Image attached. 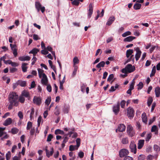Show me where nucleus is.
<instances>
[{"label": "nucleus", "mask_w": 160, "mask_h": 160, "mask_svg": "<svg viewBox=\"0 0 160 160\" xmlns=\"http://www.w3.org/2000/svg\"><path fill=\"white\" fill-rule=\"evenodd\" d=\"M8 99L9 102L14 103L15 106L17 107L18 106V96L16 92H10L8 95Z\"/></svg>", "instance_id": "f257e3e1"}, {"label": "nucleus", "mask_w": 160, "mask_h": 160, "mask_svg": "<svg viewBox=\"0 0 160 160\" xmlns=\"http://www.w3.org/2000/svg\"><path fill=\"white\" fill-rule=\"evenodd\" d=\"M135 67L130 64H127L125 68L122 70V72L124 74H128L133 72L135 70Z\"/></svg>", "instance_id": "f03ea898"}, {"label": "nucleus", "mask_w": 160, "mask_h": 160, "mask_svg": "<svg viewBox=\"0 0 160 160\" xmlns=\"http://www.w3.org/2000/svg\"><path fill=\"white\" fill-rule=\"evenodd\" d=\"M134 110L132 108L129 107L127 108V115L129 118L132 119L134 116Z\"/></svg>", "instance_id": "7ed1b4c3"}, {"label": "nucleus", "mask_w": 160, "mask_h": 160, "mask_svg": "<svg viewBox=\"0 0 160 160\" xmlns=\"http://www.w3.org/2000/svg\"><path fill=\"white\" fill-rule=\"evenodd\" d=\"M127 132L130 137H132L134 136L135 132L132 127L130 125H128L127 128Z\"/></svg>", "instance_id": "20e7f679"}, {"label": "nucleus", "mask_w": 160, "mask_h": 160, "mask_svg": "<svg viewBox=\"0 0 160 160\" xmlns=\"http://www.w3.org/2000/svg\"><path fill=\"white\" fill-rule=\"evenodd\" d=\"M77 143L76 145H71L69 146V150L72 151L75 149L77 150L80 146V139L79 138H77L76 140Z\"/></svg>", "instance_id": "39448f33"}, {"label": "nucleus", "mask_w": 160, "mask_h": 160, "mask_svg": "<svg viewBox=\"0 0 160 160\" xmlns=\"http://www.w3.org/2000/svg\"><path fill=\"white\" fill-rule=\"evenodd\" d=\"M112 111L115 114L117 115L120 111V102H118L117 104L114 105L112 107Z\"/></svg>", "instance_id": "423d86ee"}, {"label": "nucleus", "mask_w": 160, "mask_h": 160, "mask_svg": "<svg viewBox=\"0 0 160 160\" xmlns=\"http://www.w3.org/2000/svg\"><path fill=\"white\" fill-rule=\"evenodd\" d=\"M129 153L128 151L125 149H123L121 150L119 152V156L121 158H122L126 156Z\"/></svg>", "instance_id": "0eeeda50"}, {"label": "nucleus", "mask_w": 160, "mask_h": 160, "mask_svg": "<svg viewBox=\"0 0 160 160\" xmlns=\"http://www.w3.org/2000/svg\"><path fill=\"white\" fill-rule=\"evenodd\" d=\"M131 151L135 154L137 152V148L136 144L134 141H131L129 146Z\"/></svg>", "instance_id": "6e6552de"}, {"label": "nucleus", "mask_w": 160, "mask_h": 160, "mask_svg": "<svg viewBox=\"0 0 160 160\" xmlns=\"http://www.w3.org/2000/svg\"><path fill=\"white\" fill-rule=\"evenodd\" d=\"M33 102L36 105L39 106L42 102V99L39 97L34 96L33 99Z\"/></svg>", "instance_id": "1a4fd4ad"}, {"label": "nucleus", "mask_w": 160, "mask_h": 160, "mask_svg": "<svg viewBox=\"0 0 160 160\" xmlns=\"http://www.w3.org/2000/svg\"><path fill=\"white\" fill-rule=\"evenodd\" d=\"M93 4L91 3L89 5V9L88 12V18H90L93 13Z\"/></svg>", "instance_id": "9d476101"}, {"label": "nucleus", "mask_w": 160, "mask_h": 160, "mask_svg": "<svg viewBox=\"0 0 160 160\" xmlns=\"http://www.w3.org/2000/svg\"><path fill=\"white\" fill-rule=\"evenodd\" d=\"M135 49L136 52V53L135 56V59L137 61L138 60L141 56L142 52L140 50L138 47L136 48Z\"/></svg>", "instance_id": "9b49d317"}, {"label": "nucleus", "mask_w": 160, "mask_h": 160, "mask_svg": "<svg viewBox=\"0 0 160 160\" xmlns=\"http://www.w3.org/2000/svg\"><path fill=\"white\" fill-rule=\"evenodd\" d=\"M43 78L41 79L42 83L45 85H46L48 84V80L47 77L45 73L43 74Z\"/></svg>", "instance_id": "f8f14e48"}, {"label": "nucleus", "mask_w": 160, "mask_h": 160, "mask_svg": "<svg viewBox=\"0 0 160 160\" xmlns=\"http://www.w3.org/2000/svg\"><path fill=\"white\" fill-rule=\"evenodd\" d=\"M125 128L126 127L124 124H120L118 125V128L116 131L117 132V131L118 130L120 132H123L125 130Z\"/></svg>", "instance_id": "ddd939ff"}, {"label": "nucleus", "mask_w": 160, "mask_h": 160, "mask_svg": "<svg viewBox=\"0 0 160 160\" xmlns=\"http://www.w3.org/2000/svg\"><path fill=\"white\" fill-rule=\"evenodd\" d=\"M115 20V18L113 16L110 17L109 18L108 21L106 23V25L108 26L111 25Z\"/></svg>", "instance_id": "4468645a"}, {"label": "nucleus", "mask_w": 160, "mask_h": 160, "mask_svg": "<svg viewBox=\"0 0 160 160\" xmlns=\"http://www.w3.org/2000/svg\"><path fill=\"white\" fill-rule=\"evenodd\" d=\"M144 140H140L138 143V149H141L143 146L144 144Z\"/></svg>", "instance_id": "2eb2a0df"}, {"label": "nucleus", "mask_w": 160, "mask_h": 160, "mask_svg": "<svg viewBox=\"0 0 160 160\" xmlns=\"http://www.w3.org/2000/svg\"><path fill=\"white\" fill-rule=\"evenodd\" d=\"M142 122L145 124H146L147 122L148 119L146 116V113L145 112H143L142 114Z\"/></svg>", "instance_id": "dca6fc26"}, {"label": "nucleus", "mask_w": 160, "mask_h": 160, "mask_svg": "<svg viewBox=\"0 0 160 160\" xmlns=\"http://www.w3.org/2000/svg\"><path fill=\"white\" fill-rule=\"evenodd\" d=\"M30 59V57L28 56L20 57L18 58L21 61H29Z\"/></svg>", "instance_id": "f3484780"}, {"label": "nucleus", "mask_w": 160, "mask_h": 160, "mask_svg": "<svg viewBox=\"0 0 160 160\" xmlns=\"http://www.w3.org/2000/svg\"><path fill=\"white\" fill-rule=\"evenodd\" d=\"M45 151L47 156L48 158H49L53 154V148H51V151L50 152H49V151L46 148L45 149Z\"/></svg>", "instance_id": "a211bd4d"}, {"label": "nucleus", "mask_w": 160, "mask_h": 160, "mask_svg": "<svg viewBox=\"0 0 160 160\" xmlns=\"http://www.w3.org/2000/svg\"><path fill=\"white\" fill-rule=\"evenodd\" d=\"M39 51V50L37 48H33L32 50L30 51L29 53H31L33 54V56H35L37 53H38V52Z\"/></svg>", "instance_id": "6ab92c4d"}, {"label": "nucleus", "mask_w": 160, "mask_h": 160, "mask_svg": "<svg viewBox=\"0 0 160 160\" xmlns=\"http://www.w3.org/2000/svg\"><path fill=\"white\" fill-rule=\"evenodd\" d=\"M136 37H135L130 36L124 38V41L130 42L132 41Z\"/></svg>", "instance_id": "aec40b11"}, {"label": "nucleus", "mask_w": 160, "mask_h": 160, "mask_svg": "<svg viewBox=\"0 0 160 160\" xmlns=\"http://www.w3.org/2000/svg\"><path fill=\"white\" fill-rule=\"evenodd\" d=\"M12 122V120L10 118H8L4 122L3 125L7 126L10 125Z\"/></svg>", "instance_id": "412c9836"}, {"label": "nucleus", "mask_w": 160, "mask_h": 160, "mask_svg": "<svg viewBox=\"0 0 160 160\" xmlns=\"http://www.w3.org/2000/svg\"><path fill=\"white\" fill-rule=\"evenodd\" d=\"M35 6L38 12L40 10V8L42 7V4L39 2H35Z\"/></svg>", "instance_id": "4be33fe9"}, {"label": "nucleus", "mask_w": 160, "mask_h": 160, "mask_svg": "<svg viewBox=\"0 0 160 160\" xmlns=\"http://www.w3.org/2000/svg\"><path fill=\"white\" fill-rule=\"evenodd\" d=\"M155 92L156 97H158L160 94V88L159 87H157L155 88Z\"/></svg>", "instance_id": "5701e85b"}, {"label": "nucleus", "mask_w": 160, "mask_h": 160, "mask_svg": "<svg viewBox=\"0 0 160 160\" xmlns=\"http://www.w3.org/2000/svg\"><path fill=\"white\" fill-rule=\"evenodd\" d=\"M133 49H129L127 50L126 52V56L127 58H128L133 53Z\"/></svg>", "instance_id": "b1692460"}, {"label": "nucleus", "mask_w": 160, "mask_h": 160, "mask_svg": "<svg viewBox=\"0 0 160 160\" xmlns=\"http://www.w3.org/2000/svg\"><path fill=\"white\" fill-rule=\"evenodd\" d=\"M28 64L25 63H23L22 64V71L24 72H26L27 71V67L26 66Z\"/></svg>", "instance_id": "393cba45"}, {"label": "nucleus", "mask_w": 160, "mask_h": 160, "mask_svg": "<svg viewBox=\"0 0 160 160\" xmlns=\"http://www.w3.org/2000/svg\"><path fill=\"white\" fill-rule=\"evenodd\" d=\"M141 4L139 3H136L133 6V8L136 10L139 9L141 7Z\"/></svg>", "instance_id": "a878e982"}, {"label": "nucleus", "mask_w": 160, "mask_h": 160, "mask_svg": "<svg viewBox=\"0 0 160 160\" xmlns=\"http://www.w3.org/2000/svg\"><path fill=\"white\" fill-rule=\"evenodd\" d=\"M105 64V62L103 61H102L98 63L96 67L98 68H100L101 67H103L104 66V65Z\"/></svg>", "instance_id": "bb28decb"}, {"label": "nucleus", "mask_w": 160, "mask_h": 160, "mask_svg": "<svg viewBox=\"0 0 160 160\" xmlns=\"http://www.w3.org/2000/svg\"><path fill=\"white\" fill-rule=\"evenodd\" d=\"M54 133L56 135L58 134L63 135L64 134V132L63 131L59 129H57L55 131Z\"/></svg>", "instance_id": "cd10ccee"}, {"label": "nucleus", "mask_w": 160, "mask_h": 160, "mask_svg": "<svg viewBox=\"0 0 160 160\" xmlns=\"http://www.w3.org/2000/svg\"><path fill=\"white\" fill-rule=\"evenodd\" d=\"M18 82L19 85L22 87H25L26 85V82L25 81H22V80H18Z\"/></svg>", "instance_id": "c85d7f7f"}, {"label": "nucleus", "mask_w": 160, "mask_h": 160, "mask_svg": "<svg viewBox=\"0 0 160 160\" xmlns=\"http://www.w3.org/2000/svg\"><path fill=\"white\" fill-rule=\"evenodd\" d=\"M158 128L156 125H154L151 128V131L152 132H158Z\"/></svg>", "instance_id": "c756f323"}, {"label": "nucleus", "mask_w": 160, "mask_h": 160, "mask_svg": "<svg viewBox=\"0 0 160 160\" xmlns=\"http://www.w3.org/2000/svg\"><path fill=\"white\" fill-rule=\"evenodd\" d=\"M122 143L123 144H125L128 143V138H124L122 139Z\"/></svg>", "instance_id": "7c9ffc66"}, {"label": "nucleus", "mask_w": 160, "mask_h": 160, "mask_svg": "<svg viewBox=\"0 0 160 160\" xmlns=\"http://www.w3.org/2000/svg\"><path fill=\"white\" fill-rule=\"evenodd\" d=\"M8 62H8V64H11L12 66L13 67H17L18 66V64L15 62H12L11 60H8Z\"/></svg>", "instance_id": "2f4dec72"}, {"label": "nucleus", "mask_w": 160, "mask_h": 160, "mask_svg": "<svg viewBox=\"0 0 160 160\" xmlns=\"http://www.w3.org/2000/svg\"><path fill=\"white\" fill-rule=\"evenodd\" d=\"M5 129V128H2L0 127V137H2L5 133L4 131Z\"/></svg>", "instance_id": "473e14b6"}, {"label": "nucleus", "mask_w": 160, "mask_h": 160, "mask_svg": "<svg viewBox=\"0 0 160 160\" xmlns=\"http://www.w3.org/2000/svg\"><path fill=\"white\" fill-rule=\"evenodd\" d=\"M153 102V99L152 97H149L148 100L147 104L148 107H149Z\"/></svg>", "instance_id": "72a5a7b5"}, {"label": "nucleus", "mask_w": 160, "mask_h": 160, "mask_svg": "<svg viewBox=\"0 0 160 160\" xmlns=\"http://www.w3.org/2000/svg\"><path fill=\"white\" fill-rule=\"evenodd\" d=\"M73 67H74V69L72 73V75L73 77H74L76 75L77 69L78 68V67L77 65H74Z\"/></svg>", "instance_id": "f704fd0d"}, {"label": "nucleus", "mask_w": 160, "mask_h": 160, "mask_svg": "<svg viewBox=\"0 0 160 160\" xmlns=\"http://www.w3.org/2000/svg\"><path fill=\"white\" fill-rule=\"evenodd\" d=\"M156 66H154L152 68V72L150 75V77H151L152 76H153L154 75L155 72H156Z\"/></svg>", "instance_id": "c9c22d12"}, {"label": "nucleus", "mask_w": 160, "mask_h": 160, "mask_svg": "<svg viewBox=\"0 0 160 160\" xmlns=\"http://www.w3.org/2000/svg\"><path fill=\"white\" fill-rule=\"evenodd\" d=\"M51 97H48L46 100L45 101V103L47 105H48L50 103L51 101Z\"/></svg>", "instance_id": "e433bc0d"}, {"label": "nucleus", "mask_w": 160, "mask_h": 160, "mask_svg": "<svg viewBox=\"0 0 160 160\" xmlns=\"http://www.w3.org/2000/svg\"><path fill=\"white\" fill-rule=\"evenodd\" d=\"M152 137V134L151 133H148L147 135L146 138V141L147 142H148L149 140Z\"/></svg>", "instance_id": "4c0bfd02"}, {"label": "nucleus", "mask_w": 160, "mask_h": 160, "mask_svg": "<svg viewBox=\"0 0 160 160\" xmlns=\"http://www.w3.org/2000/svg\"><path fill=\"white\" fill-rule=\"evenodd\" d=\"M22 95L26 97H28L29 96V93L25 91H23L22 93Z\"/></svg>", "instance_id": "58836bf2"}, {"label": "nucleus", "mask_w": 160, "mask_h": 160, "mask_svg": "<svg viewBox=\"0 0 160 160\" xmlns=\"http://www.w3.org/2000/svg\"><path fill=\"white\" fill-rule=\"evenodd\" d=\"M18 132V130L16 128H13L11 129V132L13 134H17Z\"/></svg>", "instance_id": "ea45409f"}, {"label": "nucleus", "mask_w": 160, "mask_h": 160, "mask_svg": "<svg viewBox=\"0 0 160 160\" xmlns=\"http://www.w3.org/2000/svg\"><path fill=\"white\" fill-rule=\"evenodd\" d=\"M32 127V123L31 122H28L27 127V130H29L30 128H31Z\"/></svg>", "instance_id": "a19ab883"}, {"label": "nucleus", "mask_w": 160, "mask_h": 160, "mask_svg": "<svg viewBox=\"0 0 160 160\" xmlns=\"http://www.w3.org/2000/svg\"><path fill=\"white\" fill-rule=\"evenodd\" d=\"M38 74L39 75V76L40 78H41L42 75V77H43V74L44 71L42 69L40 68H39L38 69Z\"/></svg>", "instance_id": "79ce46f5"}, {"label": "nucleus", "mask_w": 160, "mask_h": 160, "mask_svg": "<svg viewBox=\"0 0 160 160\" xmlns=\"http://www.w3.org/2000/svg\"><path fill=\"white\" fill-rule=\"evenodd\" d=\"M126 102V101L124 100H122L121 101L120 104L122 108H125Z\"/></svg>", "instance_id": "37998d69"}, {"label": "nucleus", "mask_w": 160, "mask_h": 160, "mask_svg": "<svg viewBox=\"0 0 160 160\" xmlns=\"http://www.w3.org/2000/svg\"><path fill=\"white\" fill-rule=\"evenodd\" d=\"M131 34V33L130 32L127 31L123 33L122 35V36L123 37H125L127 36L130 35Z\"/></svg>", "instance_id": "c03bdc74"}, {"label": "nucleus", "mask_w": 160, "mask_h": 160, "mask_svg": "<svg viewBox=\"0 0 160 160\" xmlns=\"http://www.w3.org/2000/svg\"><path fill=\"white\" fill-rule=\"evenodd\" d=\"M31 112L30 114V117L31 119H32L33 117V115L34 112V109L33 108H31Z\"/></svg>", "instance_id": "a18cd8bd"}, {"label": "nucleus", "mask_w": 160, "mask_h": 160, "mask_svg": "<svg viewBox=\"0 0 160 160\" xmlns=\"http://www.w3.org/2000/svg\"><path fill=\"white\" fill-rule=\"evenodd\" d=\"M79 60L77 57H75L73 59V62L74 63V65H75L76 64H78L79 63Z\"/></svg>", "instance_id": "49530a36"}, {"label": "nucleus", "mask_w": 160, "mask_h": 160, "mask_svg": "<svg viewBox=\"0 0 160 160\" xmlns=\"http://www.w3.org/2000/svg\"><path fill=\"white\" fill-rule=\"evenodd\" d=\"M114 78V75L113 74H110L108 76V79L107 81L108 82H110Z\"/></svg>", "instance_id": "de8ad7c7"}, {"label": "nucleus", "mask_w": 160, "mask_h": 160, "mask_svg": "<svg viewBox=\"0 0 160 160\" xmlns=\"http://www.w3.org/2000/svg\"><path fill=\"white\" fill-rule=\"evenodd\" d=\"M53 136L52 134H49L48 136L47 141L48 142H50L51 141L52 139L53 138Z\"/></svg>", "instance_id": "09e8293b"}, {"label": "nucleus", "mask_w": 160, "mask_h": 160, "mask_svg": "<svg viewBox=\"0 0 160 160\" xmlns=\"http://www.w3.org/2000/svg\"><path fill=\"white\" fill-rule=\"evenodd\" d=\"M86 84L83 83L82 84L81 86V91L84 92H85V88L86 87Z\"/></svg>", "instance_id": "8fccbe9b"}, {"label": "nucleus", "mask_w": 160, "mask_h": 160, "mask_svg": "<svg viewBox=\"0 0 160 160\" xmlns=\"http://www.w3.org/2000/svg\"><path fill=\"white\" fill-rule=\"evenodd\" d=\"M11 157V152L8 151L6 154V158L7 160H9Z\"/></svg>", "instance_id": "3c124183"}, {"label": "nucleus", "mask_w": 160, "mask_h": 160, "mask_svg": "<svg viewBox=\"0 0 160 160\" xmlns=\"http://www.w3.org/2000/svg\"><path fill=\"white\" fill-rule=\"evenodd\" d=\"M138 89L140 90L142 89L143 88V84L142 82H140L138 85Z\"/></svg>", "instance_id": "603ef678"}, {"label": "nucleus", "mask_w": 160, "mask_h": 160, "mask_svg": "<svg viewBox=\"0 0 160 160\" xmlns=\"http://www.w3.org/2000/svg\"><path fill=\"white\" fill-rule=\"evenodd\" d=\"M18 116L19 117L20 120H22L23 118V116L22 112L21 111H19L18 113Z\"/></svg>", "instance_id": "864d4df0"}, {"label": "nucleus", "mask_w": 160, "mask_h": 160, "mask_svg": "<svg viewBox=\"0 0 160 160\" xmlns=\"http://www.w3.org/2000/svg\"><path fill=\"white\" fill-rule=\"evenodd\" d=\"M145 158V156L143 155H140L138 157V160H144Z\"/></svg>", "instance_id": "5fc2aeb1"}, {"label": "nucleus", "mask_w": 160, "mask_h": 160, "mask_svg": "<svg viewBox=\"0 0 160 160\" xmlns=\"http://www.w3.org/2000/svg\"><path fill=\"white\" fill-rule=\"evenodd\" d=\"M79 2H78V0H74L72 1V5L78 6L79 5Z\"/></svg>", "instance_id": "6e6d98bb"}, {"label": "nucleus", "mask_w": 160, "mask_h": 160, "mask_svg": "<svg viewBox=\"0 0 160 160\" xmlns=\"http://www.w3.org/2000/svg\"><path fill=\"white\" fill-rule=\"evenodd\" d=\"M25 98L22 96H20L18 98V101H19L21 103H23L24 102Z\"/></svg>", "instance_id": "4d7b16f0"}, {"label": "nucleus", "mask_w": 160, "mask_h": 160, "mask_svg": "<svg viewBox=\"0 0 160 160\" xmlns=\"http://www.w3.org/2000/svg\"><path fill=\"white\" fill-rule=\"evenodd\" d=\"M46 85L47 86V90L48 92H51L52 91V87L51 85L50 84H48Z\"/></svg>", "instance_id": "13d9d810"}, {"label": "nucleus", "mask_w": 160, "mask_h": 160, "mask_svg": "<svg viewBox=\"0 0 160 160\" xmlns=\"http://www.w3.org/2000/svg\"><path fill=\"white\" fill-rule=\"evenodd\" d=\"M6 57L5 56H3L2 57H1L0 58V61H3L4 62V63H5V64H7V62H8V60H7V61H6L5 60V59H6Z\"/></svg>", "instance_id": "bf43d9fd"}, {"label": "nucleus", "mask_w": 160, "mask_h": 160, "mask_svg": "<svg viewBox=\"0 0 160 160\" xmlns=\"http://www.w3.org/2000/svg\"><path fill=\"white\" fill-rule=\"evenodd\" d=\"M156 120V117L155 116L153 117L152 118L150 119L149 120L148 124L149 125L152 124L153 122H154Z\"/></svg>", "instance_id": "052dcab7"}, {"label": "nucleus", "mask_w": 160, "mask_h": 160, "mask_svg": "<svg viewBox=\"0 0 160 160\" xmlns=\"http://www.w3.org/2000/svg\"><path fill=\"white\" fill-rule=\"evenodd\" d=\"M123 160H133V159L132 158L127 155L124 157Z\"/></svg>", "instance_id": "680f3d73"}, {"label": "nucleus", "mask_w": 160, "mask_h": 160, "mask_svg": "<svg viewBox=\"0 0 160 160\" xmlns=\"http://www.w3.org/2000/svg\"><path fill=\"white\" fill-rule=\"evenodd\" d=\"M9 70L10 72L14 73L17 71V69L16 68H12L10 69Z\"/></svg>", "instance_id": "e2e57ef3"}, {"label": "nucleus", "mask_w": 160, "mask_h": 160, "mask_svg": "<svg viewBox=\"0 0 160 160\" xmlns=\"http://www.w3.org/2000/svg\"><path fill=\"white\" fill-rule=\"evenodd\" d=\"M84 153L82 151H80L79 152L78 154V156L80 158H82L84 157Z\"/></svg>", "instance_id": "0e129e2a"}, {"label": "nucleus", "mask_w": 160, "mask_h": 160, "mask_svg": "<svg viewBox=\"0 0 160 160\" xmlns=\"http://www.w3.org/2000/svg\"><path fill=\"white\" fill-rule=\"evenodd\" d=\"M42 120V117L41 116H39L38 119V127H39L40 126V124Z\"/></svg>", "instance_id": "69168bd1"}, {"label": "nucleus", "mask_w": 160, "mask_h": 160, "mask_svg": "<svg viewBox=\"0 0 160 160\" xmlns=\"http://www.w3.org/2000/svg\"><path fill=\"white\" fill-rule=\"evenodd\" d=\"M9 103L10 104L8 106V108L9 110H11L13 106H14V104L13 103L11 102Z\"/></svg>", "instance_id": "338daca9"}, {"label": "nucleus", "mask_w": 160, "mask_h": 160, "mask_svg": "<svg viewBox=\"0 0 160 160\" xmlns=\"http://www.w3.org/2000/svg\"><path fill=\"white\" fill-rule=\"evenodd\" d=\"M33 39L35 40H37L38 39H39L40 38H39L38 36L36 34H34L33 35Z\"/></svg>", "instance_id": "774afa93"}]
</instances>
